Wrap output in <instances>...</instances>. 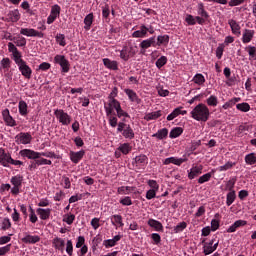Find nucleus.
Wrapping results in <instances>:
<instances>
[{"mask_svg": "<svg viewBox=\"0 0 256 256\" xmlns=\"http://www.w3.org/2000/svg\"><path fill=\"white\" fill-rule=\"evenodd\" d=\"M183 134V128L176 127L170 131L169 137L170 139H177V137H180V135Z\"/></svg>", "mask_w": 256, "mask_h": 256, "instance_id": "42", "label": "nucleus"}, {"mask_svg": "<svg viewBox=\"0 0 256 256\" xmlns=\"http://www.w3.org/2000/svg\"><path fill=\"white\" fill-rule=\"evenodd\" d=\"M223 51H225V46L223 44H219V46L216 48L217 59H221V57H223Z\"/></svg>", "mask_w": 256, "mask_h": 256, "instance_id": "61", "label": "nucleus"}, {"mask_svg": "<svg viewBox=\"0 0 256 256\" xmlns=\"http://www.w3.org/2000/svg\"><path fill=\"white\" fill-rule=\"evenodd\" d=\"M253 37H255V30L244 29L242 34V43H251V41H253Z\"/></svg>", "mask_w": 256, "mask_h": 256, "instance_id": "17", "label": "nucleus"}, {"mask_svg": "<svg viewBox=\"0 0 256 256\" xmlns=\"http://www.w3.org/2000/svg\"><path fill=\"white\" fill-rule=\"evenodd\" d=\"M206 103H207V105H209V107H217V104H218L217 96L211 95V96L206 100Z\"/></svg>", "mask_w": 256, "mask_h": 256, "instance_id": "52", "label": "nucleus"}, {"mask_svg": "<svg viewBox=\"0 0 256 256\" xmlns=\"http://www.w3.org/2000/svg\"><path fill=\"white\" fill-rule=\"evenodd\" d=\"M36 213L42 221H47L51 217V208H37Z\"/></svg>", "mask_w": 256, "mask_h": 256, "instance_id": "21", "label": "nucleus"}, {"mask_svg": "<svg viewBox=\"0 0 256 256\" xmlns=\"http://www.w3.org/2000/svg\"><path fill=\"white\" fill-rule=\"evenodd\" d=\"M1 229L2 231H7V229H11V220L9 218H4L2 220Z\"/></svg>", "mask_w": 256, "mask_h": 256, "instance_id": "57", "label": "nucleus"}, {"mask_svg": "<svg viewBox=\"0 0 256 256\" xmlns=\"http://www.w3.org/2000/svg\"><path fill=\"white\" fill-rule=\"evenodd\" d=\"M235 183H237V179L236 178H232L230 179L227 183H226V191H235L233 189H235Z\"/></svg>", "mask_w": 256, "mask_h": 256, "instance_id": "54", "label": "nucleus"}, {"mask_svg": "<svg viewBox=\"0 0 256 256\" xmlns=\"http://www.w3.org/2000/svg\"><path fill=\"white\" fill-rule=\"evenodd\" d=\"M2 117H3L4 123L8 127H16L17 126V122L15 121V119H13V116H11L9 109L6 108L2 111Z\"/></svg>", "mask_w": 256, "mask_h": 256, "instance_id": "11", "label": "nucleus"}, {"mask_svg": "<svg viewBox=\"0 0 256 256\" xmlns=\"http://www.w3.org/2000/svg\"><path fill=\"white\" fill-rule=\"evenodd\" d=\"M21 157H27V159H40V154L39 152H35L34 150L31 149H23L20 151Z\"/></svg>", "mask_w": 256, "mask_h": 256, "instance_id": "13", "label": "nucleus"}, {"mask_svg": "<svg viewBox=\"0 0 256 256\" xmlns=\"http://www.w3.org/2000/svg\"><path fill=\"white\" fill-rule=\"evenodd\" d=\"M111 223L112 225H119L120 227H123V225H125L123 223V216L119 214H115L111 216Z\"/></svg>", "mask_w": 256, "mask_h": 256, "instance_id": "33", "label": "nucleus"}, {"mask_svg": "<svg viewBox=\"0 0 256 256\" xmlns=\"http://www.w3.org/2000/svg\"><path fill=\"white\" fill-rule=\"evenodd\" d=\"M148 225L149 227H152L153 229H155V231H163V224H161V222L155 219H149Z\"/></svg>", "mask_w": 256, "mask_h": 256, "instance_id": "30", "label": "nucleus"}, {"mask_svg": "<svg viewBox=\"0 0 256 256\" xmlns=\"http://www.w3.org/2000/svg\"><path fill=\"white\" fill-rule=\"evenodd\" d=\"M120 203H121V205H124L126 207L133 205V201L131 200V197H129V196H125L124 198H122L120 200Z\"/></svg>", "mask_w": 256, "mask_h": 256, "instance_id": "60", "label": "nucleus"}, {"mask_svg": "<svg viewBox=\"0 0 256 256\" xmlns=\"http://www.w3.org/2000/svg\"><path fill=\"white\" fill-rule=\"evenodd\" d=\"M69 155L72 163H75L77 165V163H79V161H81V159L85 157V151L84 150H80L78 152L70 151Z\"/></svg>", "mask_w": 256, "mask_h": 256, "instance_id": "20", "label": "nucleus"}, {"mask_svg": "<svg viewBox=\"0 0 256 256\" xmlns=\"http://www.w3.org/2000/svg\"><path fill=\"white\" fill-rule=\"evenodd\" d=\"M54 115L61 125L67 126L71 124V116L65 110L57 109L54 111Z\"/></svg>", "mask_w": 256, "mask_h": 256, "instance_id": "4", "label": "nucleus"}, {"mask_svg": "<svg viewBox=\"0 0 256 256\" xmlns=\"http://www.w3.org/2000/svg\"><path fill=\"white\" fill-rule=\"evenodd\" d=\"M152 45H153V47H155V37H150L146 40H143L140 43L141 49H149V47H151Z\"/></svg>", "mask_w": 256, "mask_h": 256, "instance_id": "28", "label": "nucleus"}, {"mask_svg": "<svg viewBox=\"0 0 256 256\" xmlns=\"http://www.w3.org/2000/svg\"><path fill=\"white\" fill-rule=\"evenodd\" d=\"M245 225H247V221L237 220L226 231L227 233H235V231H237L239 227H245Z\"/></svg>", "mask_w": 256, "mask_h": 256, "instance_id": "24", "label": "nucleus"}, {"mask_svg": "<svg viewBox=\"0 0 256 256\" xmlns=\"http://www.w3.org/2000/svg\"><path fill=\"white\" fill-rule=\"evenodd\" d=\"M18 109H19V113L20 115H22V117H25V115H27V102L21 100L19 101L18 104Z\"/></svg>", "mask_w": 256, "mask_h": 256, "instance_id": "48", "label": "nucleus"}, {"mask_svg": "<svg viewBox=\"0 0 256 256\" xmlns=\"http://www.w3.org/2000/svg\"><path fill=\"white\" fill-rule=\"evenodd\" d=\"M187 158L169 157L163 161V165H177L178 167L186 163Z\"/></svg>", "mask_w": 256, "mask_h": 256, "instance_id": "12", "label": "nucleus"}, {"mask_svg": "<svg viewBox=\"0 0 256 256\" xmlns=\"http://www.w3.org/2000/svg\"><path fill=\"white\" fill-rule=\"evenodd\" d=\"M212 177H213V172H208L206 174H203L198 178V184L203 185V183H208V181H211Z\"/></svg>", "mask_w": 256, "mask_h": 256, "instance_id": "38", "label": "nucleus"}, {"mask_svg": "<svg viewBox=\"0 0 256 256\" xmlns=\"http://www.w3.org/2000/svg\"><path fill=\"white\" fill-rule=\"evenodd\" d=\"M237 198V195L235 194V191H231L226 196V205L227 207H231L233 203H235V199Z\"/></svg>", "mask_w": 256, "mask_h": 256, "instance_id": "43", "label": "nucleus"}, {"mask_svg": "<svg viewBox=\"0 0 256 256\" xmlns=\"http://www.w3.org/2000/svg\"><path fill=\"white\" fill-rule=\"evenodd\" d=\"M236 163L232 161H228L225 165H222L218 168V171H229V169H233Z\"/></svg>", "mask_w": 256, "mask_h": 256, "instance_id": "51", "label": "nucleus"}, {"mask_svg": "<svg viewBox=\"0 0 256 256\" xmlns=\"http://www.w3.org/2000/svg\"><path fill=\"white\" fill-rule=\"evenodd\" d=\"M10 182L14 187H21L23 185V176H21L20 174L13 176L10 179Z\"/></svg>", "mask_w": 256, "mask_h": 256, "instance_id": "31", "label": "nucleus"}, {"mask_svg": "<svg viewBox=\"0 0 256 256\" xmlns=\"http://www.w3.org/2000/svg\"><path fill=\"white\" fill-rule=\"evenodd\" d=\"M15 139L18 145H29L33 137L31 136V134H29V132H21L16 135Z\"/></svg>", "mask_w": 256, "mask_h": 256, "instance_id": "8", "label": "nucleus"}, {"mask_svg": "<svg viewBox=\"0 0 256 256\" xmlns=\"http://www.w3.org/2000/svg\"><path fill=\"white\" fill-rule=\"evenodd\" d=\"M137 54V46H125L120 51V57L123 61H129L130 57H134Z\"/></svg>", "mask_w": 256, "mask_h": 256, "instance_id": "5", "label": "nucleus"}, {"mask_svg": "<svg viewBox=\"0 0 256 256\" xmlns=\"http://www.w3.org/2000/svg\"><path fill=\"white\" fill-rule=\"evenodd\" d=\"M162 115H163V113L161 112V110H158V111L147 113L144 116V119H145V121H155V120L159 119V117H161Z\"/></svg>", "mask_w": 256, "mask_h": 256, "instance_id": "27", "label": "nucleus"}, {"mask_svg": "<svg viewBox=\"0 0 256 256\" xmlns=\"http://www.w3.org/2000/svg\"><path fill=\"white\" fill-rule=\"evenodd\" d=\"M61 15V7L59 5H54L51 8L50 15L47 18V24L51 25L53 22Z\"/></svg>", "mask_w": 256, "mask_h": 256, "instance_id": "10", "label": "nucleus"}, {"mask_svg": "<svg viewBox=\"0 0 256 256\" xmlns=\"http://www.w3.org/2000/svg\"><path fill=\"white\" fill-rule=\"evenodd\" d=\"M134 161L136 165H146L147 161H149V158L145 154H140L134 158Z\"/></svg>", "mask_w": 256, "mask_h": 256, "instance_id": "40", "label": "nucleus"}, {"mask_svg": "<svg viewBox=\"0 0 256 256\" xmlns=\"http://www.w3.org/2000/svg\"><path fill=\"white\" fill-rule=\"evenodd\" d=\"M84 25V29L86 31H89V29H91V25H93V13L86 15V17L84 18Z\"/></svg>", "mask_w": 256, "mask_h": 256, "instance_id": "36", "label": "nucleus"}, {"mask_svg": "<svg viewBox=\"0 0 256 256\" xmlns=\"http://www.w3.org/2000/svg\"><path fill=\"white\" fill-rule=\"evenodd\" d=\"M169 135V130L167 128H162L157 131V133L153 134L152 137H156V139H165Z\"/></svg>", "mask_w": 256, "mask_h": 256, "instance_id": "35", "label": "nucleus"}, {"mask_svg": "<svg viewBox=\"0 0 256 256\" xmlns=\"http://www.w3.org/2000/svg\"><path fill=\"white\" fill-rule=\"evenodd\" d=\"M62 184L64 189H71V180L67 176H62Z\"/></svg>", "mask_w": 256, "mask_h": 256, "instance_id": "63", "label": "nucleus"}, {"mask_svg": "<svg viewBox=\"0 0 256 256\" xmlns=\"http://www.w3.org/2000/svg\"><path fill=\"white\" fill-rule=\"evenodd\" d=\"M15 63L18 66V69H19L21 75H23V77H25V79H31L33 70L31 69V67H29V65H27V62H25V60L20 58V59L16 60Z\"/></svg>", "mask_w": 256, "mask_h": 256, "instance_id": "2", "label": "nucleus"}, {"mask_svg": "<svg viewBox=\"0 0 256 256\" xmlns=\"http://www.w3.org/2000/svg\"><path fill=\"white\" fill-rule=\"evenodd\" d=\"M54 63L56 65H60L62 73H69V69H71V64L69 63V60H67L65 55L57 54L54 57Z\"/></svg>", "mask_w": 256, "mask_h": 256, "instance_id": "3", "label": "nucleus"}, {"mask_svg": "<svg viewBox=\"0 0 256 256\" xmlns=\"http://www.w3.org/2000/svg\"><path fill=\"white\" fill-rule=\"evenodd\" d=\"M201 173H203V165L194 166L188 172V179L193 180L196 177H199Z\"/></svg>", "mask_w": 256, "mask_h": 256, "instance_id": "15", "label": "nucleus"}, {"mask_svg": "<svg viewBox=\"0 0 256 256\" xmlns=\"http://www.w3.org/2000/svg\"><path fill=\"white\" fill-rule=\"evenodd\" d=\"M197 13L200 15L203 19H209V13L205 11V5L203 3H199L197 5Z\"/></svg>", "mask_w": 256, "mask_h": 256, "instance_id": "32", "label": "nucleus"}, {"mask_svg": "<svg viewBox=\"0 0 256 256\" xmlns=\"http://www.w3.org/2000/svg\"><path fill=\"white\" fill-rule=\"evenodd\" d=\"M41 241V237L39 235H30L26 234L25 237L22 238V243L35 245V243H39Z\"/></svg>", "mask_w": 256, "mask_h": 256, "instance_id": "19", "label": "nucleus"}, {"mask_svg": "<svg viewBox=\"0 0 256 256\" xmlns=\"http://www.w3.org/2000/svg\"><path fill=\"white\" fill-rule=\"evenodd\" d=\"M236 109L242 111V113H248V111H251V105L247 102L239 103L236 105Z\"/></svg>", "mask_w": 256, "mask_h": 256, "instance_id": "45", "label": "nucleus"}, {"mask_svg": "<svg viewBox=\"0 0 256 256\" xmlns=\"http://www.w3.org/2000/svg\"><path fill=\"white\" fill-rule=\"evenodd\" d=\"M184 229H187V222H180L174 227V233H181Z\"/></svg>", "mask_w": 256, "mask_h": 256, "instance_id": "56", "label": "nucleus"}, {"mask_svg": "<svg viewBox=\"0 0 256 256\" xmlns=\"http://www.w3.org/2000/svg\"><path fill=\"white\" fill-rule=\"evenodd\" d=\"M245 163H246V165H255V163H256L255 153L247 154L245 156Z\"/></svg>", "mask_w": 256, "mask_h": 256, "instance_id": "50", "label": "nucleus"}, {"mask_svg": "<svg viewBox=\"0 0 256 256\" xmlns=\"http://www.w3.org/2000/svg\"><path fill=\"white\" fill-rule=\"evenodd\" d=\"M131 144L130 143H123L120 144V146L118 147V151H120V153H123V155H129V153H131Z\"/></svg>", "mask_w": 256, "mask_h": 256, "instance_id": "34", "label": "nucleus"}, {"mask_svg": "<svg viewBox=\"0 0 256 256\" xmlns=\"http://www.w3.org/2000/svg\"><path fill=\"white\" fill-rule=\"evenodd\" d=\"M164 65H167V58L165 56H161L157 61H156V67L158 69H161V67H164Z\"/></svg>", "mask_w": 256, "mask_h": 256, "instance_id": "58", "label": "nucleus"}, {"mask_svg": "<svg viewBox=\"0 0 256 256\" xmlns=\"http://www.w3.org/2000/svg\"><path fill=\"white\" fill-rule=\"evenodd\" d=\"M11 154L6 153L5 149L0 148V163L3 167H9L11 163Z\"/></svg>", "mask_w": 256, "mask_h": 256, "instance_id": "14", "label": "nucleus"}, {"mask_svg": "<svg viewBox=\"0 0 256 256\" xmlns=\"http://www.w3.org/2000/svg\"><path fill=\"white\" fill-rule=\"evenodd\" d=\"M169 44V35H160L157 37V45H168Z\"/></svg>", "mask_w": 256, "mask_h": 256, "instance_id": "49", "label": "nucleus"}, {"mask_svg": "<svg viewBox=\"0 0 256 256\" xmlns=\"http://www.w3.org/2000/svg\"><path fill=\"white\" fill-rule=\"evenodd\" d=\"M181 109H183V107H177L173 110L172 113H170L167 116V121H173V119H176V117H179V115H181Z\"/></svg>", "mask_w": 256, "mask_h": 256, "instance_id": "47", "label": "nucleus"}, {"mask_svg": "<svg viewBox=\"0 0 256 256\" xmlns=\"http://www.w3.org/2000/svg\"><path fill=\"white\" fill-rule=\"evenodd\" d=\"M64 223H67V225H73V221H75V214H66L63 217Z\"/></svg>", "mask_w": 256, "mask_h": 256, "instance_id": "53", "label": "nucleus"}, {"mask_svg": "<svg viewBox=\"0 0 256 256\" xmlns=\"http://www.w3.org/2000/svg\"><path fill=\"white\" fill-rule=\"evenodd\" d=\"M192 119H195V121H202V123H206V121H209V108L207 105L200 103L198 104L191 112Z\"/></svg>", "mask_w": 256, "mask_h": 256, "instance_id": "1", "label": "nucleus"}, {"mask_svg": "<svg viewBox=\"0 0 256 256\" xmlns=\"http://www.w3.org/2000/svg\"><path fill=\"white\" fill-rule=\"evenodd\" d=\"M56 42L61 47H65V45H67V42H65V34H57L56 35Z\"/></svg>", "mask_w": 256, "mask_h": 256, "instance_id": "55", "label": "nucleus"}, {"mask_svg": "<svg viewBox=\"0 0 256 256\" xmlns=\"http://www.w3.org/2000/svg\"><path fill=\"white\" fill-rule=\"evenodd\" d=\"M66 253L69 256L73 255V241H71V240H67V243H66Z\"/></svg>", "mask_w": 256, "mask_h": 256, "instance_id": "62", "label": "nucleus"}, {"mask_svg": "<svg viewBox=\"0 0 256 256\" xmlns=\"http://www.w3.org/2000/svg\"><path fill=\"white\" fill-rule=\"evenodd\" d=\"M8 16L10 17V20L13 23H17V21H19V19H21V14L19 13L18 9L12 10L8 13Z\"/></svg>", "mask_w": 256, "mask_h": 256, "instance_id": "37", "label": "nucleus"}, {"mask_svg": "<svg viewBox=\"0 0 256 256\" xmlns=\"http://www.w3.org/2000/svg\"><path fill=\"white\" fill-rule=\"evenodd\" d=\"M124 92L132 103L140 105L141 98H139L137 92H134L132 89H125Z\"/></svg>", "mask_w": 256, "mask_h": 256, "instance_id": "18", "label": "nucleus"}, {"mask_svg": "<svg viewBox=\"0 0 256 256\" xmlns=\"http://www.w3.org/2000/svg\"><path fill=\"white\" fill-rule=\"evenodd\" d=\"M103 241V238L101 237V235H96L93 239H92V251L95 252L97 251V248L99 247V245H101Z\"/></svg>", "mask_w": 256, "mask_h": 256, "instance_id": "39", "label": "nucleus"}, {"mask_svg": "<svg viewBox=\"0 0 256 256\" xmlns=\"http://www.w3.org/2000/svg\"><path fill=\"white\" fill-rule=\"evenodd\" d=\"M103 65L106 67V69H110L111 71H117V69H119V63L109 58L103 59Z\"/></svg>", "mask_w": 256, "mask_h": 256, "instance_id": "22", "label": "nucleus"}, {"mask_svg": "<svg viewBox=\"0 0 256 256\" xmlns=\"http://www.w3.org/2000/svg\"><path fill=\"white\" fill-rule=\"evenodd\" d=\"M121 103L118 100H108V103L104 105V109L106 112V117H111L113 112L116 111L117 107H119Z\"/></svg>", "mask_w": 256, "mask_h": 256, "instance_id": "9", "label": "nucleus"}, {"mask_svg": "<svg viewBox=\"0 0 256 256\" xmlns=\"http://www.w3.org/2000/svg\"><path fill=\"white\" fill-rule=\"evenodd\" d=\"M192 81L196 85H205V76H203V74H201V73H197L193 77Z\"/></svg>", "mask_w": 256, "mask_h": 256, "instance_id": "44", "label": "nucleus"}, {"mask_svg": "<svg viewBox=\"0 0 256 256\" xmlns=\"http://www.w3.org/2000/svg\"><path fill=\"white\" fill-rule=\"evenodd\" d=\"M204 243L203 253L204 255H211L214 251H217V247H219V242H215V239L210 240L209 242L202 241Z\"/></svg>", "mask_w": 256, "mask_h": 256, "instance_id": "6", "label": "nucleus"}, {"mask_svg": "<svg viewBox=\"0 0 256 256\" xmlns=\"http://www.w3.org/2000/svg\"><path fill=\"white\" fill-rule=\"evenodd\" d=\"M8 51L13 54L14 62L21 59V52H19L15 44H13L12 42L8 43Z\"/></svg>", "mask_w": 256, "mask_h": 256, "instance_id": "23", "label": "nucleus"}, {"mask_svg": "<svg viewBox=\"0 0 256 256\" xmlns=\"http://www.w3.org/2000/svg\"><path fill=\"white\" fill-rule=\"evenodd\" d=\"M228 25L230 26L233 35H237L238 37L241 35V26L234 19H230Z\"/></svg>", "mask_w": 256, "mask_h": 256, "instance_id": "25", "label": "nucleus"}, {"mask_svg": "<svg viewBox=\"0 0 256 256\" xmlns=\"http://www.w3.org/2000/svg\"><path fill=\"white\" fill-rule=\"evenodd\" d=\"M245 51H247L250 61H251V59H252V61H256V47L255 46L249 45L245 48Z\"/></svg>", "mask_w": 256, "mask_h": 256, "instance_id": "41", "label": "nucleus"}, {"mask_svg": "<svg viewBox=\"0 0 256 256\" xmlns=\"http://www.w3.org/2000/svg\"><path fill=\"white\" fill-rule=\"evenodd\" d=\"M52 247H54L56 251H61L63 253V251H65V240L60 237H55L52 240Z\"/></svg>", "mask_w": 256, "mask_h": 256, "instance_id": "16", "label": "nucleus"}, {"mask_svg": "<svg viewBox=\"0 0 256 256\" xmlns=\"http://www.w3.org/2000/svg\"><path fill=\"white\" fill-rule=\"evenodd\" d=\"M9 251H11V244L0 247V256L7 255V253H9Z\"/></svg>", "mask_w": 256, "mask_h": 256, "instance_id": "64", "label": "nucleus"}, {"mask_svg": "<svg viewBox=\"0 0 256 256\" xmlns=\"http://www.w3.org/2000/svg\"><path fill=\"white\" fill-rule=\"evenodd\" d=\"M116 113H117V117L119 119H121V117H129V114L127 112H125L123 110V108H121V104L118 105L117 109H116Z\"/></svg>", "mask_w": 256, "mask_h": 256, "instance_id": "59", "label": "nucleus"}, {"mask_svg": "<svg viewBox=\"0 0 256 256\" xmlns=\"http://www.w3.org/2000/svg\"><path fill=\"white\" fill-rule=\"evenodd\" d=\"M132 37L135 39L147 37V26L141 25L140 30H136L132 33Z\"/></svg>", "mask_w": 256, "mask_h": 256, "instance_id": "26", "label": "nucleus"}, {"mask_svg": "<svg viewBox=\"0 0 256 256\" xmlns=\"http://www.w3.org/2000/svg\"><path fill=\"white\" fill-rule=\"evenodd\" d=\"M20 35H24L25 37H37L38 39H43V37H45L43 32L33 28H21Z\"/></svg>", "mask_w": 256, "mask_h": 256, "instance_id": "7", "label": "nucleus"}, {"mask_svg": "<svg viewBox=\"0 0 256 256\" xmlns=\"http://www.w3.org/2000/svg\"><path fill=\"white\" fill-rule=\"evenodd\" d=\"M181 109H183V107H177L173 110L172 113H170L167 116V121H173V119H176V117H179V115H181Z\"/></svg>", "mask_w": 256, "mask_h": 256, "instance_id": "46", "label": "nucleus"}, {"mask_svg": "<svg viewBox=\"0 0 256 256\" xmlns=\"http://www.w3.org/2000/svg\"><path fill=\"white\" fill-rule=\"evenodd\" d=\"M122 135L125 139H135V132L133 131V128H131L130 125L126 126V128L122 132Z\"/></svg>", "mask_w": 256, "mask_h": 256, "instance_id": "29", "label": "nucleus"}]
</instances>
